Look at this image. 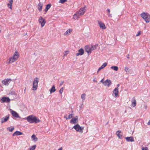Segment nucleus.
Instances as JSON below:
<instances>
[{
	"instance_id": "1a4fd4ad",
	"label": "nucleus",
	"mask_w": 150,
	"mask_h": 150,
	"mask_svg": "<svg viewBox=\"0 0 150 150\" xmlns=\"http://www.w3.org/2000/svg\"><path fill=\"white\" fill-rule=\"evenodd\" d=\"M73 128H74L77 131L79 132H81L82 130L81 127L79 124H77L74 126Z\"/></svg>"
},
{
	"instance_id": "a878e982",
	"label": "nucleus",
	"mask_w": 150,
	"mask_h": 150,
	"mask_svg": "<svg viewBox=\"0 0 150 150\" xmlns=\"http://www.w3.org/2000/svg\"><path fill=\"white\" fill-rule=\"evenodd\" d=\"M16 61V60L13 57H10L9 59V61L8 62V63H10L11 62H13Z\"/></svg>"
},
{
	"instance_id": "7ed1b4c3",
	"label": "nucleus",
	"mask_w": 150,
	"mask_h": 150,
	"mask_svg": "<svg viewBox=\"0 0 150 150\" xmlns=\"http://www.w3.org/2000/svg\"><path fill=\"white\" fill-rule=\"evenodd\" d=\"M39 82L38 78L36 77L34 79L33 83L32 90L35 91L37 90L38 86V84Z\"/></svg>"
},
{
	"instance_id": "cd10ccee",
	"label": "nucleus",
	"mask_w": 150,
	"mask_h": 150,
	"mask_svg": "<svg viewBox=\"0 0 150 150\" xmlns=\"http://www.w3.org/2000/svg\"><path fill=\"white\" fill-rule=\"evenodd\" d=\"M31 138L34 141H37L38 140V138L34 134H33Z\"/></svg>"
},
{
	"instance_id": "7c9ffc66",
	"label": "nucleus",
	"mask_w": 150,
	"mask_h": 150,
	"mask_svg": "<svg viewBox=\"0 0 150 150\" xmlns=\"http://www.w3.org/2000/svg\"><path fill=\"white\" fill-rule=\"evenodd\" d=\"M107 11L108 12V17L109 18H112V14L110 13V10L108 8L107 10Z\"/></svg>"
},
{
	"instance_id": "de8ad7c7",
	"label": "nucleus",
	"mask_w": 150,
	"mask_h": 150,
	"mask_svg": "<svg viewBox=\"0 0 150 150\" xmlns=\"http://www.w3.org/2000/svg\"><path fill=\"white\" fill-rule=\"evenodd\" d=\"M104 79H102L100 81V82L101 83H105V81H103Z\"/></svg>"
},
{
	"instance_id": "2eb2a0df",
	"label": "nucleus",
	"mask_w": 150,
	"mask_h": 150,
	"mask_svg": "<svg viewBox=\"0 0 150 150\" xmlns=\"http://www.w3.org/2000/svg\"><path fill=\"white\" fill-rule=\"evenodd\" d=\"M118 93V88L117 87H116L113 91V93L115 94V97L116 98L117 97Z\"/></svg>"
},
{
	"instance_id": "c85d7f7f",
	"label": "nucleus",
	"mask_w": 150,
	"mask_h": 150,
	"mask_svg": "<svg viewBox=\"0 0 150 150\" xmlns=\"http://www.w3.org/2000/svg\"><path fill=\"white\" fill-rule=\"evenodd\" d=\"M80 16L78 15L77 13L76 12V13L73 16V18L74 20H76Z\"/></svg>"
},
{
	"instance_id": "79ce46f5",
	"label": "nucleus",
	"mask_w": 150,
	"mask_h": 150,
	"mask_svg": "<svg viewBox=\"0 0 150 150\" xmlns=\"http://www.w3.org/2000/svg\"><path fill=\"white\" fill-rule=\"evenodd\" d=\"M63 88H62L59 91V92L60 94H62L63 91Z\"/></svg>"
},
{
	"instance_id": "9b49d317",
	"label": "nucleus",
	"mask_w": 150,
	"mask_h": 150,
	"mask_svg": "<svg viewBox=\"0 0 150 150\" xmlns=\"http://www.w3.org/2000/svg\"><path fill=\"white\" fill-rule=\"evenodd\" d=\"M78 120V117L76 116L73 118L70 121V122L71 124H75L76 123V121Z\"/></svg>"
},
{
	"instance_id": "5fc2aeb1",
	"label": "nucleus",
	"mask_w": 150,
	"mask_h": 150,
	"mask_svg": "<svg viewBox=\"0 0 150 150\" xmlns=\"http://www.w3.org/2000/svg\"><path fill=\"white\" fill-rule=\"evenodd\" d=\"M25 90H26V88H25L24 90V91H25Z\"/></svg>"
},
{
	"instance_id": "f257e3e1",
	"label": "nucleus",
	"mask_w": 150,
	"mask_h": 150,
	"mask_svg": "<svg viewBox=\"0 0 150 150\" xmlns=\"http://www.w3.org/2000/svg\"><path fill=\"white\" fill-rule=\"evenodd\" d=\"M26 119V118H25ZM28 121L30 123H38L39 122L40 120L35 116L33 115H30L26 118Z\"/></svg>"
},
{
	"instance_id": "a211bd4d",
	"label": "nucleus",
	"mask_w": 150,
	"mask_h": 150,
	"mask_svg": "<svg viewBox=\"0 0 150 150\" xmlns=\"http://www.w3.org/2000/svg\"><path fill=\"white\" fill-rule=\"evenodd\" d=\"M132 104L133 107H135L136 105V100L134 97L132 99Z\"/></svg>"
},
{
	"instance_id": "4468645a",
	"label": "nucleus",
	"mask_w": 150,
	"mask_h": 150,
	"mask_svg": "<svg viewBox=\"0 0 150 150\" xmlns=\"http://www.w3.org/2000/svg\"><path fill=\"white\" fill-rule=\"evenodd\" d=\"M125 139L126 141L128 142H134V140L133 137H126Z\"/></svg>"
},
{
	"instance_id": "c756f323",
	"label": "nucleus",
	"mask_w": 150,
	"mask_h": 150,
	"mask_svg": "<svg viewBox=\"0 0 150 150\" xmlns=\"http://www.w3.org/2000/svg\"><path fill=\"white\" fill-rule=\"evenodd\" d=\"M110 68L115 71H117L118 70V67L117 66H112Z\"/></svg>"
},
{
	"instance_id": "72a5a7b5",
	"label": "nucleus",
	"mask_w": 150,
	"mask_h": 150,
	"mask_svg": "<svg viewBox=\"0 0 150 150\" xmlns=\"http://www.w3.org/2000/svg\"><path fill=\"white\" fill-rule=\"evenodd\" d=\"M15 134H16V135L17 136L22 135L23 134L22 132L18 131L15 132Z\"/></svg>"
},
{
	"instance_id": "412c9836",
	"label": "nucleus",
	"mask_w": 150,
	"mask_h": 150,
	"mask_svg": "<svg viewBox=\"0 0 150 150\" xmlns=\"http://www.w3.org/2000/svg\"><path fill=\"white\" fill-rule=\"evenodd\" d=\"M13 57L15 59L17 60L18 58L19 57V54H18L17 52H15L14 54L13 55Z\"/></svg>"
},
{
	"instance_id": "8fccbe9b",
	"label": "nucleus",
	"mask_w": 150,
	"mask_h": 150,
	"mask_svg": "<svg viewBox=\"0 0 150 150\" xmlns=\"http://www.w3.org/2000/svg\"><path fill=\"white\" fill-rule=\"evenodd\" d=\"M147 125H150V120L147 123Z\"/></svg>"
},
{
	"instance_id": "dca6fc26",
	"label": "nucleus",
	"mask_w": 150,
	"mask_h": 150,
	"mask_svg": "<svg viewBox=\"0 0 150 150\" xmlns=\"http://www.w3.org/2000/svg\"><path fill=\"white\" fill-rule=\"evenodd\" d=\"M111 84V82L110 80L107 79L105 81V86L109 87Z\"/></svg>"
},
{
	"instance_id": "6ab92c4d",
	"label": "nucleus",
	"mask_w": 150,
	"mask_h": 150,
	"mask_svg": "<svg viewBox=\"0 0 150 150\" xmlns=\"http://www.w3.org/2000/svg\"><path fill=\"white\" fill-rule=\"evenodd\" d=\"M107 65V63L106 62L103 63V65L99 68L98 69L97 72H98L101 69L105 67Z\"/></svg>"
},
{
	"instance_id": "864d4df0",
	"label": "nucleus",
	"mask_w": 150,
	"mask_h": 150,
	"mask_svg": "<svg viewBox=\"0 0 150 150\" xmlns=\"http://www.w3.org/2000/svg\"><path fill=\"white\" fill-rule=\"evenodd\" d=\"M117 87L118 88V87H119L120 86V85L119 84H117Z\"/></svg>"
},
{
	"instance_id": "f3484780",
	"label": "nucleus",
	"mask_w": 150,
	"mask_h": 150,
	"mask_svg": "<svg viewBox=\"0 0 150 150\" xmlns=\"http://www.w3.org/2000/svg\"><path fill=\"white\" fill-rule=\"evenodd\" d=\"M98 23L99 26L102 29H104L106 28V27L105 24L101 22L98 21Z\"/></svg>"
},
{
	"instance_id": "f8f14e48",
	"label": "nucleus",
	"mask_w": 150,
	"mask_h": 150,
	"mask_svg": "<svg viewBox=\"0 0 150 150\" xmlns=\"http://www.w3.org/2000/svg\"><path fill=\"white\" fill-rule=\"evenodd\" d=\"M85 50L88 53H91L92 52V50L90 46L86 45L85 46Z\"/></svg>"
},
{
	"instance_id": "3c124183",
	"label": "nucleus",
	"mask_w": 150,
	"mask_h": 150,
	"mask_svg": "<svg viewBox=\"0 0 150 150\" xmlns=\"http://www.w3.org/2000/svg\"><path fill=\"white\" fill-rule=\"evenodd\" d=\"M58 150H62V147H60Z\"/></svg>"
},
{
	"instance_id": "2f4dec72",
	"label": "nucleus",
	"mask_w": 150,
	"mask_h": 150,
	"mask_svg": "<svg viewBox=\"0 0 150 150\" xmlns=\"http://www.w3.org/2000/svg\"><path fill=\"white\" fill-rule=\"evenodd\" d=\"M72 116L73 114H71L69 115L68 117H67L66 116H64V118H65L66 119V120H68V119H70L71 118H72Z\"/></svg>"
},
{
	"instance_id": "bb28decb",
	"label": "nucleus",
	"mask_w": 150,
	"mask_h": 150,
	"mask_svg": "<svg viewBox=\"0 0 150 150\" xmlns=\"http://www.w3.org/2000/svg\"><path fill=\"white\" fill-rule=\"evenodd\" d=\"M14 127L13 126H11V127H8L7 128V130L10 132H12L14 130Z\"/></svg>"
},
{
	"instance_id": "423d86ee",
	"label": "nucleus",
	"mask_w": 150,
	"mask_h": 150,
	"mask_svg": "<svg viewBox=\"0 0 150 150\" xmlns=\"http://www.w3.org/2000/svg\"><path fill=\"white\" fill-rule=\"evenodd\" d=\"M39 22L41 24V27H42L44 26L46 22L45 21V20L43 19L42 17V16H40V17L39 19Z\"/></svg>"
},
{
	"instance_id": "c03bdc74",
	"label": "nucleus",
	"mask_w": 150,
	"mask_h": 150,
	"mask_svg": "<svg viewBox=\"0 0 150 150\" xmlns=\"http://www.w3.org/2000/svg\"><path fill=\"white\" fill-rule=\"evenodd\" d=\"M141 34V31H139L138 32V33L136 35V36H139Z\"/></svg>"
},
{
	"instance_id": "20e7f679",
	"label": "nucleus",
	"mask_w": 150,
	"mask_h": 150,
	"mask_svg": "<svg viewBox=\"0 0 150 150\" xmlns=\"http://www.w3.org/2000/svg\"><path fill=\"white\" fill-rule=\"evenodd\" d=\"M87 9V7L85 6L83 8H80L79 10L77 11L76 13L79 16L82 15L85 13Z\"/></svg>"
},
{
	"instance_id": "ea45409f",
	"label": "nucleus",
	"mask_w": 150,
	"mask_h": 150,
	"mask_svg": "<svg viewBox=\"0 0 150 150\" xmlns=\"http://www.w3.org/2000/svg\"><path fill=\"white\" fill-rule=\"evenodd\" d=\"M69 52V51H64V52L63 54L64 56H66L67 55V54H68Z\"/></svg>"
},
{
	"instance_id": "0eeeda50",
	"label": "nucleus",
	"mask_w": 150,
	"mask_h": 150,
	"mask_svg": "<svg viewBox=\"0 0 150 150\" xmlns=\"http://www.w3.org/2000/svg\"><path fill=\"white\" fill-rule=\"evenodd\" d=\"M10 100L9 98L8 97H3L2 98L1 100V103L6 102L7 103H8L10 102Z\"/></svg>"
},
{
	"instance_id": "4be33fe9",
	"label": "nucleus",
	"mask_w": 150,
	"mask_h": 150,
	"mask_svg": "<svg viewBox=\"0 0 150 150\" xmlns=\"http://www.w3.org/2000/svg\"><path fill=\"white\" fill-rule=\"evenodd\" d=\"M121 133V132L120 131H118L116 132V135L118 136L119 138L120 139H121V137L122 135V134H120Z\"/></svg>"
},
{
	"instance_id": "aec40b11",
	"label": "nucleus",
	"mask_w": 150,
	"mask_h": 150,
	"mask_svg": "<svg viewBox=\"0 0 150 150\" xmlns=\"http://www.w3.org/2000/svg\"><path fill=\"white\" fill-rule=\"evenodd\" d=\"M13 0H10L9 3L7 4L8 7L11 9L12 8V5L13 4Z\"/></svg>"
},
{
	"instance_id": "b1692460",
	"label": "nucleus",
	"mask_w": 150,
	"mask_h": 150,
	"mask_svg": "<svg viewBox=\"0 0 150 150\" xmlns=\"http://www.w3.org/2000/svg\"><path fill=\"white\" fill-rule=\"evenodd\" d=\"M42 4H41L40 2L39 3L38 5V10L40 11H42Z\"/></svg>"
},
{
	"instance_id": "5701e85b",
	"label": "nucleus",
	"mask_w": 150,
	"mask_h": 150,
	"mask_svg": "<svg viewBox=\"0 0 150 150\" xmlns=\"http://www.w3.org/2000/svg\"><path fill=\"white\" fill-rule=\"evenodd\" d=\"M50 93H53L54 92L56 91V89L55 87L54 86H53L51 88L50 90Z\"/></svg>"
},
{
	"instance_id": "49530a36",
	"label": "nucleus",
	"mask_w": 150,
	"mask_h": 150,
	"mask_svg": "<svg viewBox=\"0 0 150 150\" xmlns=\"http://www.w3.org/2000/svg\"><path fill=\"white\" fill-rule=\"evenodd\" d=\"M93 81L94 82H95V83H97V80L96 79V78L94 79L93 80Z\"/></svg>"
},
{
	"instance_id": "58836bf2",
	"label": "nucleus",
	"mask_w": 150,
	"mask_h": 150,
	"mask_svg": "<svg viewBox=\"0 0 150 150\" xmlns=\"http://www.w3.org/2000/svg\"><path fill=\"white\" fill-rule=\"evenodd\" d=\"M67 1V0H60L59 1V2L62 4H63Z\"/></svg>"
},
{
	"instance_id": "a19ab883",
	"label": "nucleus",
	"mask_w": 150,
	"mask_h": 150,
	"mask_svg": "<svg viewBox=\"0 0 150 150\" xmlns=\"http://www.w3.org/2000/svg\"><path fill=\"white\" fill-rule=\"evenodd\" d=\"M124 70H125V71H126V72H129V69L127 67H125Z\"/></svg>"
},
{
	"instance_id": "39448f33",
	"label": "nucleus",
	"mask_w": 150,
	"mask_h": 150,
	"mask_svg": "<svg viewBox=\"0 0 150 150\" xmlns=\"http://www.w3.org/2000/svg\"><path fill=\"white\" fill-rule=\"evenodd\" d=\"M10 115L9 114L5 117H2L1 119V122L2 124L4 122H6L9 118Z\"/></svg>"
},
{
	"instance_id": "393cba45",
	"label": "nucleus",
	"mask_w": 150,
	"mask_h": 150,
	"mask_svg": "<svg viewBox=\"0 0 150 150\" xmlns=\"http://www.w3.org/2000/svg\"><path fill=\"white\" fill-rule=\"evenodd\" d=\"M51 6V5L50 4H47L46 5L45 9L44 10V11L45 12H47L48 11V10L50 8Z\"/></svg>"
},
{
	"instance_id": "4c0bfd02",
	"label": "nucleus",
	"mask_w": 150,
	"mask_h": 150,
	"mask_svg": "<svg viewBox=\"0 0 150 150\" xmlns=\"http://www.w3.org/2000/svg\"><path fill=\"white\" fill-rule=\"evenodd\" d=\"M9 94L11 95H16V93L14 91H11L9 93Z\"/></svg>"
},
{
	"instance_id": "f704fd0d",
	"label": "nucleus",
	"mask_w": 150,
	"mask_h": 150,
	"mask_svg": "<svg viewBox=\"0 0 150 150\" xmlns=\"http://www.w3.org/2000/svg\"><path fill=\"white\" fill-rule=\"evenodd\" d=\"M86 96V94L85 93H83V94H82L81 96V98L83 100H84L85 99V97Z\"/></svg>"
},
{
	"instance_id": "9d476101",
	"label": "nucleus",
	"mask_w": 150,
	"mask_h": 150,
	"mask_svg": "<svg viewBox=\"0 0 150 150\" xmlns=\"http://www.w3.org/2000/svg\"><path fill=\"white\" fill-rule=\"evenodd\" d=\"M11 110V113L13 116L16 118H20V117L19 116L18 114L16 112L14 111L13 110Z\"/></svg>"
},
{
	"instance_id": "6e6552de",
	"label": "nucleus",
	"mask_w": 150,
	"mask_h": 150,
	"mask_svg": "<svg viewBox=\"0 0 150 150\" xmlns=\"http://www.w3.org/2000/svg\"><path fill=\"white\" fill-rule=\"evenodd\" d=\"M11 81V79H7L3 80L2 81V83L6 86H8L9 85L10 81Z\"/></svg>"
},
{
	"instance_id": "ddd939ff",
	"label": "nucleus",
	"mask_w": 150,
	"mask_h": 150,
	"mask_svg": "<svg viewBox=\"0 0 150 150\" xmlns=\"http://www.w3.org/2000/svg\"><path fill=\"white\" fill-rule=\"evenodd\" d=\"M84 52L83 49L81 48L79 51L76 54V56H78L79 55H83L84 53Z\"/></svg>"
},
{
	"instance_id": "603ef678",
	"label": "nucleus",
	"mask_w": 150,
	"mask_h": 150,
	"mask_svg": "<svg viewBox=\"0 0 150 150\" xmlns=\"http://www.w3.org/2000/svg\"><path fill=\"white\" fill-rule=\"evenodd\" d=\"M15 135H16V134H15V132L13 134V136H14Z\"/></svg>"
},
{
	"instance_id": "a18cd8bd",
	"label": "nucleus",
	"mask_w": 150,
	"mask_h": 150,
	"mask_svg": "<svg viewBox=\"0 0 150 150\" xmlns=\"http://www.w3.org/2000/svg\"><path fill=\"white\" fill-rule=\"evenodd\" d=\"M64 81H62L59 84L60 86H61L64 83Z\"/></svg>"
},
{
	"instance_id": "c9c22d12",
	"label": "nucleus",
	"mask_w": 150,
	"mask_h": 150,
	"mask_svg": "<svg viewBox=\"0 0 150 150\" xmlns=\"http://www.w3.org/2000/svg\"><path fill=\"white\" fill-rule=\"evenodd\" d=\"M36 147V145H34L33 146H32L30 148V150H35Z\"/></svg>"
},
{
	"instance_id": "09e8293b",
	"label": "nucleus",
	"mask_w": 150,
	"mask_h": 150,
	"mask_svg": "<svg viewBox=\"0 0 150 150\" xmlns=\"http://www.w3.org/2000/svg\"><path fill=\"white\" fill-rule=\"evenodd\" d=\"M126 57H127L128 58V59H129V54H128L126 56Z\"/></svg>"
},
{
	"instance_id": "e433bc0d",
	"label": "nucleus",
	"mask_w": 150,
	"mask_h": 150,
	"mask_svg": "<svg viewBox=\"0 0 150 150\" xmlns=\"http://www.w3.org/2000/svg\"><path fill=\"white\" fill-rule=\"evenodd\" d=\"M70 29H68V30L64 33V35H66L67 34H69V33H70Z\"/></svg>"
},
{
	"instance_id": "473e14b6",
	"label": "nucleus",
	"mask_w": 150,
	"mask_h": 150,
	"mask_svg": "<svg viewBox=\"0 0 150 150\" xmlns=\"http://www.w3.org/2000/svg\"><path fill=\"white\" fill-rule=\"evenodd\" d=\"M92 51H93V50H94L95 49H96L97 48V45H91V46H90Z\"/></svg>"
},
{
	"instance_id": "f03ea898",
	"label": "nucleus",
	"mask_w": 150,
	"mask_h": 150,
	"mask_svg": "<svg viewBox=\"0 0 150 150\" xmlns=\"http://www.w3.org/2000/svg\"><path fill=\"white\" fill-rule=\"evenodd\" d=\"M141 16L146 23H148L149 22L150 16L148 13H143L141 14Z\"/></svg>"
},
{
	"instance_id": "37998d69",
	"label": "nucleus",
	"mask_w": 150,
	"mask_h": 150,
	"mask_svg": "<svg viewBox=\"0 0 150 150\" xmlns=\"http://www.w3.org/2000/svg\"><path fill=\"white\" fill-rule=\"evenodd\" d=\"M142 150H149L147 147H145L142 148Z\"/></svg>"
}]
</instances>
